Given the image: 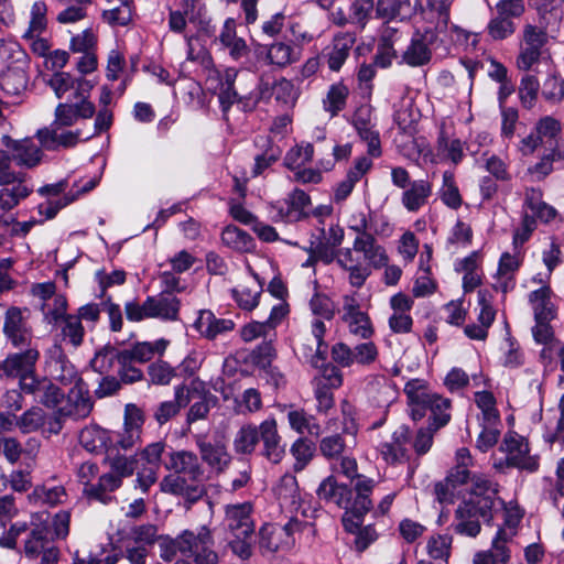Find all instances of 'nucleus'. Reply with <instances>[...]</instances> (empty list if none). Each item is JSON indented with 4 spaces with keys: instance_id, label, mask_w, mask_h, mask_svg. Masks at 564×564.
<instances>
[{
    "instance_id": "f257e3e1",
    "label": "nucleus",
    "mask_w": 564,
    "mask_h": 564,
    "mask_svg": "<svg viewBox=\"0 0 564 564\" xmlns=\"http://www.w3.org/2000/svg\"><path fill=\"white\" fill-rule=\"evenodd\" d=\"M404 393L414 421L421 420L427 412L431 413L429 425L417 431L413 442L415 453L421 456L432 447L434 433L448 423L451 400L430 391L420 380L409 381Z\"/></svg>"
},
{
    "instance_id": "f03ea898",
    "label": "nucleus",
    "mask_w": 564,
    "mask_h": 564,
    "mask_svg": "<svg viewBox=\"0 0 564 564\" xmlns=\"http://www.w3.org/2000/svg\"><path fill=\"white\" fill-rule=\"evenodd\" d=\"M498 503L497 485L489 479L474 477L469 498L455 510L454 531L470 538L477 536L481 530L479 519L489 522Z\"/></svg>"
},
{
    "instance_id": "7ed1b4c3",
    "label": "nucleus",
    "mask_w": 564,
    "mask_h": 564,
    "mask_svg": "<svg viewBox=\"0 0 564 564\" xmlns=\"http://www.w3.org/2000/svg\"><path fill=\"white\" fill-rule=\"evenodd\" d=\"M96 113V107L90 100L82 102H61L54 112V122L46 128L40 129L36 137L41 144L48 150L73 148L78 142L85 141L82 130H62L74 126L79 119H90Z\"/></svg>"
},
{
    "instance_id": "20e7f679",
    "label": "nucleus",
    "mask_w": 564,
    "mask_h": 564,
    "mask_svg": "<svg viewBox=\"0 0 564 564\" xmlns=\"http://www.w3.org/2000/svg\"><path fill=\"white\" fill-rule=\"evenodd\" d=\"M160 556L165 562L174 560L177 553L185 555L175 564H218L219 556L214 549L212 532L202 527L197 532L185 530L175 539L159 533L156 541Z\"/></svg>"
},
{
    "instance_id": "39448f33",
    "label": "nucleus",
    "mask_w": 564,
    "mask_h": 564,
    "mask_svg": "<svg viewBox=\"0 0 564 564\" xmlns=\"http://www.w3.org/2000/svg\"><path fill=\"white\" fill-rule=\"evenodd\" d=\"M312 523L302 520L297 514L290 517L284 525L265 523L259 531V547L263 554H272L280 550H288L294 545V534L303 532Z\"/></svg>"
},
{
    "instance_id": "423d86ee",
    "label": "nucleus",
    "mask_w": 564,
    "mask_h": 564,
    "mask_svg": "<svg viewBox=\"0 0 564 564\" xmlns=\"http://www.w3.org/2000/svg\"><path fill=\"white\" fill-rule=\"evenodd\" d=\"M159 539V528L153 523L134 524L122 532L124 557L130 564H145L151 547Z\"/></svg>"
},
{
    "instance_id": "0eeeda50",
    "label": "nucleus",
    "mask_w": 564,
    "mask_h": 564,
    "mask_svg": "<svg viewBox=\"0 0 564 564\" xmlns=\"http://www.w3.org/2000/svg\"><path fill=\"white\" fill-rule=\"evenodd\" d=\"M376 486V481L368 477H357L352 490L355 498L349 500V505L345 508L343 516V525L346 531L354 532L364 523L365 516L372 509L373 505L370 494Z\"/></svg>"
},
{
    "instance_id": "6e6552de",
    "label": "nucleus",
    "mask_w": 564,
    "mask_h": 564,
    "mask_svg": "<svg viewBox=\"0 0 564 564\" xmlns=\"http://www.w3.org/2000/svg\"><path fill=\"white\" fill-rule=\"evenodd\" d=\"M474 465L470 452L466 447L458 448L455 454V466L448 471L446 478L434 486L436 499L440 502H452L455 490L470 479L469 467Z\"/></svg>"
},
{
    "instance_id": "1a4fd4ad",
    "label": "nucleus",
    "mask_w": 564,
    "mask_h": 564,
    "mask_svg": "<svg viewBox=\"0 0 564 564\" xmlns=\"http://www.w3.org/2000/svg\"><path fill=\"white\" fill-rule=\"evenodd\" d=\"M44 370L52 381H57L63 386H72L83 380L79 371L58 344H54L45 351Z\"/></svg>"
},
{
    "instance_id": "9d476101",
    "label": "nucleus",
    "mask_w": 564,
    "mask_h": 564,
    "mask_svg": "<svg viewBox=\"0 0 564 564\" xmlns=\"http://www.w3.org/2000/svg\"><path fill=\"white\" fill-rule=\"evenodd\" d=\"M546 43L547 34L543 29L533 24H525L517 57V67L524 72L530 70L540 62Z\"/></svg>"
},
{
    "instance_id": "9b49d317",
    "label": "nucleus",
    "mask_w": 564,
    "mask_h": 564,
    "mask_svg": "<svg viewBox=\"0 0 564 564\" xmlns=\"http://www.w3.org/2000/svg\"><path fill=\"white\" fill-rule=\"evenodd\" d=\"M500 449L506 454L503 463L496 465L501 467H513L529 473H533L539 468V459L536 456L530 455V448L528 442L517 435L508 433L500 446Z\"/></svg>"
},
{
    "instance_id": "f8f14e48",
    "label": "nucleus",
    "mask_w": 564,
    "mask_h": 564,
    "mask_svg": "<svg viewBox=\"0 0 564 564\" xmlns=\"http://www.w3.org/2000/svg\"><path fill=\"white\" fill-rule=\"evenodd\" d=\"M275 495L282 509H286L291 516L297 514L302 520L308 521L314 510L301 501L299 485L295 476L285 474L275 487Z\"/></svg>"
},
{
    "instance_id": "ddd939ff",
    "label": "nucleus",
    "mask_w": 564,
    "mask_h": 564,
    "mask_svg": "<svg viewBox=\"0 0 564 564\" xmlns=\"http://www.w3.org/2000/svg\"><path fill=\"white\" fill-rule=\"evenodd\" d=\"M20 352L9 354L0 362V372L8 378H24L36 370V362L40 358V350L36 346H26Z\"/></svg>"
},
{
    "instance_id": "4468645a",
    "label": "nucleus",
    "mask_w": 564,
    "mask_h": 564,
    "mask_svg": "<svg viewBox=\"0 0 564 564\" xmlns=\"http://www.w3.org/2000/svg\"><path fill=\"white\" fill-rule=\"evenodd\" d=\"M437 40L436 32L426 28L423 31H416L402 54V59L409 66L419 67L426 65L432 58L431 45Z\"/></svg>"
},
{
    "instance_id": "2eb2a0df",
    "label": "nucleus",
    "mask_w": 564,
    "mask_h": 564,
    "mask_svg": "<svg viewBox=\"0 0 564 564\" xmlns=\"http://www.w3.org/2000/svg\"><path fill=\"white\" fill-rule=\"evenodd\" d=\"M164 466L167 470L174 473L172 476H186L192 481H200L205 474L198 456L185 449L169 453Z\"/></svg>"
},
{
    "instance_id": "dca6fc26",
    "label": "nucleus",
    "mask_w": 564,
    "mask_h": 564,
    "mask_svg": "<svg viewBox=\"0 0 564 564\" xmlns=\"http://www.w3.org/2000/svg\"><path fill=\"white\" fill-rule=\"evenodd\" d=\"M18 513V508L15 507L14 497L11 495H6L0 497V529L2 532L0 533V545L8 549L17 547V539L19 535L24 533L28 530V524L25 522L14 523L10 527L8 531H6V527Z\"/></svg>"
},
{
    "instance_id": "f3484780",
    "label": "nucleus",
    "mask_w": 564,
    "mask_h": 564,
    "mask_svg": "<svg viewBox=\"0 0 564 564\" xmlns=\"http://www.w3.org/2000/svg\"><path fill=\"white\" fill-rule=\"evenodd\" d=\"M224 528L227 535L254 534L252 505L250 502L228 505L225 508Z\"/></svg>"
},
{
    "instance_id": "a211bd4d",
    "label": "nucleus",
    "mask_w": 564,
    "mask_h": 564,
    "mask_svg": "<svg viewBox=\"0 0 564 564\" xmlns=\"http://www.w3.org/2000/svg\"><path fill=\"white\" fill-rule=\"evenodd\" d=\"M326 326L323 321L315 319L312 323V338H308V344H300L295 350L296 352L314 368L322 367L326 359L327 344L324 341Z\"/></svg>"
},
{
    "instance_id": "6ab92c4d",
    "label": "nucleus",
    "mask_w": 564,
    "mask_h": 564,
    "mask_svg": "<svg viewBox=\"0 0 564 564\" xmlns=\"http://www.w3.org/2000/svg\"><path fill=\"white\" fill-rule=\"evenodd\" d=\"M48 86L53 89L57 98L68 90H74L73 98L69 102H82L89 100V95L94 85L85 78H74L69 73L56 72L48 80Z\"/></svg>"
},
{
    "instance_id": "aec40b11",
    "label": "nucleus",
    "mask_w": 564,
    "mask_h": 564,
    "mask_svg": "<svg viewBox=\"0 0 564 564\" xmlns=\"http://www.w3.org/2000/svg\"><path fill=\"white\" fill-rule=\"evenodd\" d=\"M3 332L8 340L15 347L32 345V329L23 316L21 308L11 306L4 315Z\"/></svg>"
},
{
    "instance_id": "412c9836",
    "label": "nucleus",
    "mask_w": 564,
    "mask_h": 564,
    "mask_svg": "<svg viewBox=\"0 0 564 564\" xmlns=\"http://www.w3.org/2000/svg\"><path fill=\"white\" fill-rule=\"evenodd\" d=\"M352 243L355 252L361 257V262L368 265L369 276L372 269H381L388 264L389 257L386 249L378 243L372 234L357 236Z\"/></svg>"
},
{
    "instance_id": "4be33fe9",
    "label": "nucleus",
    "mask_w": 564,
    "mask_h": 564,
    "mask_svg": "<svg viewBox=\"0 0 564 564\" xmlns=\"http://www.w3.org/2000/svg\"><path fill=\"white\" fill-rule=\"evenodd\" d=\"M94 408L88 384L83 380L72 384L67 393V402L61 408V414L68 415L75 420L87 417Z\"/></svg>"
},
{
    "instance_id": "5701e85b",
    "label": "nucleus",
    "mask_w": 564,
    "mask_h": 564,
    "mask_svg": "<svg viewBox=\"0 0 564 564\" xmlns=\"http://www.w3.org/2000/svg\"><path fill=\"white\" fill-rule=\"evenodd\" d=\"M263 54L265 64L278 69H283L301 58V51L292 41H278L262 46L259 56Z\"/></svg>"
},
{
    "instance_id": "b1692460",
    "label": "nucleus",
    "mask_w": 564,
    "mask_h": 564,
    "mask_svg": "<svg viewBox=\"0 0 564 564\" xmlns=\"http://www.w3.org/2000/svg\"><path fill=\"white\" fill-rule=\"evenodd\" d=\"M422 9L421 0H378L376 18L384 22L395 19L405 20Z\"/></svg>"
},
{
    "instance_id": "393cba45",
    "label": "nucleus",
    "mask_w": 564,
    "mask_h": 564,
    "mask_svg": "<svg viewBox=\"0 0 564 564\" xmlns=\"http://www.w3.org/2000/svg\"><path fill=\"white\" fill-rule=\"evenodd\" d=\"M2 144L12 151V159L20 166L32 169L42 160V150L30 139L13 140L4 134Z\"/></svg>"
},
{
    "instance_id": "a878e982",
    "label": "nucleus",
    "mask_w": 564,
    "mask_h": 564,
    "mask_svg": "<svg viewBox=\"0 0 564 564\" xmlns=\"http://www.w3.org/2000/svg\"><path fill=\"white\" fill-rule=\"evenodd\" d=\"M196 444L200 458L212 468V470L217 474H223L228 468L232 457L224 442H207L199 440Z\"/></svg>"
},
{
    "instance_id": "bb28decb",
    "label": "nucleus",
    "mask_w": 564,
    "mask_h": 564,
    "mask_svg": "<svg viewBox=\"0 0 564 564\" xmlns=\"http://www.w3.org/2000/svg\"><path fill=\"white\" fill-rule=\"evenodd\" d=\"M259 430L263 444L262 455L271 463H280L285 454V448L278 432L276 421L274 419L265 420L259 425Z\"/></svg>"
},
{
    "instance_id": "cd10ccee",
    "label": "nucleus",
    "mask_w": 564,
    "mask_h": 564,
    "mask_svg": "<svg viewBox=\"0 0 564 564\" xmlns=\"http://www.w3.org/2000/svg\"><path fill=\"white\" fill-rule=\"evenodd\" d=\"M337 264L348 272V281L354 288H361L369 278L368 265L361 262V257L355 252L354 246L340 249Z\"/></svg>"
},
{
    "instance_id": "c85d7f7f",
    "label": "nucleus",
    "mask_w": 564,
    "mask_h": 564,
    "mask_svg": "<svg viewBox=\"0 0 564 564\" xmlns=\"http://www.w3.org/2000/svg\"><path fill=\"white\" fill-rule=\"evenodd\" d=\"M355 43L356 34L354 32H338L334 35L326 53L327 65L330 70L338 72L341 68Z\"/></svg>"
},
{
    "instance_id": "c756f323",
    "label": "nucleus",
    "mask_w": 564,
    "mask_h": 564,
    "mask_svg": "<svg viewBox=\"0 0 564 564\" xmlns=\"http://www.w3.org/2000/svg\"><path fill=\"white\" fill-rule=\"evenodd\" d=\"M187 482L182 476H165L160 486L163 492L182 496L187 502L194 503L198 501L206 492L204 485L194 481Z\"/></svg>"
},
{
    "instance_id": "7c9ffc66",
    "label": "nucleus",
    "mask_w": 564,
    "mask_h": 564,
    "mask_svg": "<svg viewBox=\"0 0 564 564\" xmlns=\"http://www.w3.org/2000/svg\"><path fill=\"white\" fill-rule=\"evenodd\" d=\"M237 23L234 18L225 20L216 41L228 51L234 59L246 57L249 53V47L246 41L237 35Z\"/></svg>"
},
{
    "instance_id": "2f4dec72",
    "label": "nucleus",
    "mask_w": 564,
    "mask_h": 564,
    "mask_svg": "<svg viewBox=\"0 0 564 564\" xmlns=\"http://www.w3.org/2000/svg\"><path fill=\"white\" fill-rule=\"evenodd\" d=\"M512 533L508 534L500 529L492 541L491 549L480 551L474 555L473 564H507L510 558V552L507 546Z\"/></svg>"
},
{
    "instance_id": "473e14b6",
    "label": "nucleus",
    "mask_w": 564,
    "mask_h": 564,
    "mask_svg": "<svg viewBox=\"0 0 564 564\" xmlns=\"http://www.w3.org/2000/svg\"><path fill=\"white\" fill-rule=\"evenodd\" d=\"M148 303L151 310V318H158L165 322L178 319L181 301L176 295L159 293L154 296H148Z\"/></svg>"
},
{
    "instance_id": "72a5a7b5",
    "label": "nucleus",
    "mask_w": 564,
    "mask_h": 564,
    "mask_svg": "<svg viewBox=\"0 0 564 564\" xmlns=\"http://www.w3.org/2000/svg\"><path fill=\"white\" fill-rule=\"evenodd\" d=\"M167 344L169 341L165 339H159L152 343H137L131 348L121 350L120 361L123 364L127 361L144 364L150 361L156 354L162 355Z\"/></svg>"
},
{
    "instance_id": "f704fd0d",
    "label": "nucleus",
    "mask_w": 564,
    "mask_h": 564,
    "mask_svg": "<svg viewBox=\"0 0 564 564\" xmlns=\"http://www.w3.org/2000/svg\"><path fill=\"white\" fill-rule=\"evenodd\" d=\"M552 289L533 290L528 294V302L533 313V318H556L557 306L553 299Z\"/></svg>"
},
{
    "instance_id": "c9c22d12",
    "label": "nucleus",
    "mask_w": 564,
    "mask_h": 564,
    "mask_svg": "<svg viewBox=\"0 0 564 564\" xmlns=\"http://www.w3.org/2000/svg\"><path fill=\"white\" fill-rule=\"evenodd\" d=\"M186 390H189V395L197 394L200 399L191 405L187 412V422L193 423L206 419L210 411L212 403L216 401V397L205 390L203 382L196 380H194Z\"/></svg>"
},
{
    "instance_id": "e433bc0d",
    "label": "nucleus",
    "mask_w": 564,
    "mask_h": 564,
    "mask_svg": "<svg viewBox=\"0 0 564 564\" xmlns=\"http://www.w3.org/2000/svg\"><path fill=\"white\" fill-rule=\"evenodd\" d=\"M192 397H189V390H186L185 386H178L175 388V399L172 401H164L159 404L154 412V419L159 425H163L178 414L182 408L186 406Z\"/></svg>"
},
{
    "instance_id": "4c0bfd02",
    "label": "nucleus",
    "mask_w": 564,
    "mask_h": 564,
    "mask_svg": "<svg viewBox=\"0 0 564 564\" xmlns=\"http://www.w3.org/2000/svg\"><path fill=\"white\" fill-rule=\"evenodd\" d=\"M352 490L345 485H338L333 476L327 477L322 481L317 489L319 499L327 502H334L339 508H347L349 505V497Z\"/></svg>"
},
{
    "instance_id": "58836bf2",
    "label": "nucleus",
    "mask_w": 564,
    "mask_h": 564,
    "mask_svg": "<svg viewBox=\"0 0 564 564\" xmlns=\"http://www.w3.org/2000/svg\"><path fill=\"white\" fill-rule=\"evenodd\" d=\"M30 58L22 46L12 39L0 40V65L1 68H13L15 66H29Z\"/></svg>"
},
{
    "instance_id": "ea45409f",
    "label": "nucleus",
    "mask_w": 564,
    "mask_h": 564,
    "mask_svg": "<svg viewBox=\"0 0 564 564\" xmlns=\"http://www.w3.org/2000/svg\"><path fill=\"white\" fill-rule=\"evenodd\" d=\"M311 205L310 196L302 189L295 188L286 199V208L280 209L282 219L295 223L307 216L306 208Z\"/></svg>"
},
{
    "instance_id": "a19ab883",
    "label": "nucleus",
    "mask_w": 564,
    "mask_h": 564,
    "mask_svg": "<svg viewBox=\"0 0 564 564\" xmlns=\"http://www.w3.org/2000/svg\"><path fill=\"white\" fill-rule=\"evenodd\" d=\"M29 66L1 68L0 88L8 95L15 96L22 93L28 85Z\"/></svg>"
},
{
    "instance_id": "79ce46f5",
    "label": "nucleus",
    "mask_w": 564,
    "mask_h": 564,
    "mask_svg": "<svg viewBox=\"0 0 564 564\" xmlns=\"http://www.w3.org/2000/svg\"><path fill=\"white\" fill-rule=\"evenodd\" d=\"M432 194V184L426 180L411 183L409 189L402 194V204L409 212H417L426 204Z\"/></svg>"
},
{
    "instance_id": "37998d69",
    "label": "nucleus",
    "mask_w": 564,
    "mask_h": 564,
    "mask_svg": "<svg viewBox=\"0 0 564 564\" xmlns=\"http://www.w3.org/2000/svg\"><path fill=\"white\" fill-rule=\"evenodd\" d=\"M133 15V0L118 1L116 4L107 3L102 11V20L110 26H127L131 23Z\"/></svg>"
},
{
    "instance_id": "c03bdc74",
    "label": "nucleus",
    "mask_w": 564,
    "mask_h": 564,
    "mask_svg": "<svg viewBox=\"0 0 564 564\" xmlns=\"http://www.w3.org/2000/svg\"><path fill=\"white\" fill-rule=\"evenodd\" d=\"M260 441L259 426L253 424L242 425L234 438V449L237 454L251 455Z\"/></svg>"
},
{
    "instance_id": "a18cd8bd",
    "label": "nucleus",
    "mask_w": 564,
    "mask_h": 564,
    "mask_svg": "<svg viewBox=\"0 0 564 564\" xmlns=\"http://www.w3.org/2000/svg\"><path fill=\"white\" fill-rule=\"evenodd\" d=\"M23 177L24 174L20 175V180L15 181L12 187L3 186L0 189V208L2 210L13 209L32 193V188L24 184Z\"/></svg>"
},
{
    "instance_id": "49530a36",
    "label": "nucleus",
    "mask_w": 564,
    "mask_h": 564,
    "mask_svg": "<svg viewBox=\"0 0 564 564\" xmlns=\"http://www.w3.org/2000/svg\"><path fill=\"white\" fill-rule=\"evenodd\" d=\"M221 241L228 248L240 252L250 251L253 247L251 236L236 226H227L223 230Z\"/></svg>"
},
{
    "instance_id": "de8ad7c7",
    "label": "nucleus",
    "mask_w": 564,
    "mask_h": 564,
    "mask_svg": "<svg viewBox=\"0 0 564 564\" xmlns=\"http://www.w3.org/2000/svg\"><path fill=\"white\" fill-rule=\"evenodd\" d=\"M47 6L43 0L33 2L30 10L29 28L23 34V39H33L35 35L42 34L47 26Z\"/></svg>"
},
{
    "instance_id": "09e8293b",
    "label": "nucleus",
    "mask_w": 564,
    "mask_h": 564,
    "mask_svg": "<svg viewBox=\"0 0 564 564\" xmlns=\"http://www.w3.org/2000/svg\"><path fill=\"white\" fill-rule=\"evenodd\" d=\"M46 423V415L42 408L31 406L15 417V427L28 434L40 430Z\"/></svg>"
},
{
    "instance_id": "8fccbe9b",
    "label": "nucleus",
    "mask_w": 564,
    "mask_h": 564,
    "mask_svg": "<svg viewBox=\"0 0 564 564\" xmlns=\"http://www.w3.org/2000/svg\"><path fill=\"white\" fill-rule=\"evenodd\" d=\"M48 530L44 525L33 528L24 543V553L29 558H36L51 544L47 539Z\"/></svg>"
},
{
    "instance_id": "3c124183",
    "label": "nucleus",
    "mask_w": 564,
    "mask_h": 564,
    "mask_svg": "<svg viewBox=\"0 0 564 564\" xmlns=\"http://www.w3.org/2000/svg\"><path fill=\"white\" fill-rule=\"evenodd\" d=\"M121 350H117L115 347L105 346L100 348L90 361V366L94 371L99 375H109L112 370L115 362L120 364Z\"/></svg>"
},
{
    "instance_id": "603ef678",
    "label": "nucleus",
    "mask_w": 564,
    "mask_h": 564,
    "mask_svg": "<svg viewBox=\"0 0 564 564\" xmlns=\"http://www.w3.org/2000/svg\"><path fill=\"white\" fill-rule=\"evenodd\" d=\"M349 89L343 83L332 85L326 98L323 100L324 109L329 112L332 117L336 116L346 107Z\"/></svg>"
},
{
    "instance_id": "864d4df0",
    "label": "nucleus",
    "mask_w": 564,
    "mask_h": 564,
    "mask_svg": "<svg viewBox=\"0 0 564 564\" xmlns=\"http://www.w3.org/2000/svg\"><path fill=\"white\" fill-rule=\"evenodd\" d=\"M59 322L63 339L68 340L75 348L79 347L84 341L85 329L78 316L67 315Z\"/></svg>"
},
{
    "instance_id": "5fc2aeb1",
    "label": "nucleus",
    "mask_w": 564,
    "mask_h": 564,
    "mask_svg": "<svg viewBox=\"0 0 564 564\" xmlns=\"http://www.w3.org/2000/svg\"><path fill=\"white\" fill-rule=\"evenodd\" d=\"M534 130L539 138H541V143L553 144L558 141V138L562 133V124L561 122L552 116H545L538 120L535 123Z\"/></svg>"
},
{
    "instance_id": "6e6d98bb",
    "label": "nucleus",
    "mask_w": 564,
    "mask_h": 564,
    "mask_svg": "<svg viewBox=\"0 0 564 564\" xmlns=\"http://www.w3.org/2000/svg\"><path fill=\"white\" fill-rule=\"evenodd\" d=\"M440 197L442 202L452 209H458L463 204L462 195L452 172L446 171L443 174V185L440 189Z\"/></svg>"
},
{
    "instance_id": "4d7b16f0",
    "label": "nucleus",
    "mask_w": 564,
    "mask_h": 564,
    "mask_svg": "<svg viewBox=\"0 0 564 564\" xmlns=\"http://www.w3.org/2000/svg\"><path fill=\"white\" fill-rule=\"evenodd\" d=\"M475 402L481 410L482 422L487 424H499L500 415L496 408V399L489 391H479L475 393Z\"/></svg>"
},
{
    "instance_id": "13d9d810",
    "label": "nucleus",
    "mask_w": 564,
    "mask_h": 564,
    "mask_svg": "<svg viewBox=\"0 0 564 564\" xmlns=\"http://www.w3.org/2000/svg\"><path fill=\"white\" fill-rule=\"evenodd\" d=\"M290 452L295 458L294 470L301 471L312 460L315 452V445L307 438L301 437L293 443Z\"/></svg>"
},
{
    "instance_id": "bf43d9fd",
    "label": "nucleus",
    "mask_w": 564,
    "mask_h": 564,
    "mask_svg": "<svg viewBox=\"0 0 564 564\" xmlns=\"http://www.w3.org/2000/svg\"><path fill=\"white\" fill-rule=\"evenodd\" d=\"M64 392L47 377L34 401L48 408H56L64 399Z\"/></svg>"
},
{
    "instance_id": "052dcab7",
    "label": "nucleus",
    "mask_w": 564,
    "mask_h": 564,
    "mask_svg": "<svg viewBox=\"0 0 564 564\" xmlns=\"http://www.w3.org/2000/svg\"><path fill=\"white\" fill-rule=\"evenodd\" d=\"M227 540L228 549L240 560L247 561L252 556L254 534L227 535Z\"/></svg>"
},
{
    "instance_id": "680f3d73",
    "label": "nucleus",
    "mask_w": 564,
    "mask_h": 564,
    "mask_svg": "<svg viewBox=\"0 0 564 564\" xmlns=\"http://www.w3.org/2000/svg\"><path fill=\"white\" fill-rule=\"evenodd\" d=\"M236 76V70L226 69L225 74L220 77L219 101L224 111H227L232 104L238 101V94L234 88Z\"/></svg>"
},
{
    "instance_id": "e2e57ef3",
    "label": "nucleus",
    "mask_w": 564,
    "mask_h": 564,
    "mask_svg": "<svg viewBox=\"0 0 564 564\" xmlns=\"http://www.w3.org/2000/svg\"><path fill=\"white\" fill-rule=\"evenodd\" d=\"M438 152L449 159L454 164L464 156L463 143L459 139H449L442 130L437 140Z\"/></svg>"
},
{
    "instance_id": "0e129e2a",
    "label": "nucleus",
    "mask_w": 564,
    "mask_h": 564,
    "mask_svg": "<svg viewBox=\"0 0 564 564\" xmlns=\"http://www.w3.org/2000/svg\"><path fill=\"white\" fill-rule=\"evenodd\" d=\"M314 147L311 143L300 144L292 148L284 158L286 167L294 170L312 161Z\"/></svg>"
},
{
    "instance_id": "69168bd1",
    "label": "nucleus",
    "mask_w": 564,
    "mask_h": 564,
    "mask_svg": "<svg viewBox=\"0 0 564 564\" xmlns=\"http://www.w3.org/2000/svg\"><path fill=\"white\" fill-rule=\"evenodd\" d=\"M540 83L533 75H525L522 77L519 86V97L524 108L531 109L535 105Z\"/></svg>"
},
{
    "instance_id": "338daca9",
    "label": "nucleus",
    "mask_w": 564,
    "mask_h": 564,
    "mask_svg": "<svg viewBox=\"0 0 564 564\" xmlns=\"http://www.w3.org/2000/svg\"><path fill=\"white\" fill-rule=\"evenodd\" d=\"M542 96L551 104H558L564 99V80L560 75L550 74L542 85Z\"/></svg>"
},
{
    "instance_id": "774afa93",
    "label": "nucleus",
    "mask_w": 564,
    "mask_h": 564,
    "mask_svg": "<svg viewBox=\"0 0 564 564\" xmlns=\"http://www.w3.org/2000/svg\"><path fill=\"white\" fill-rule=\"evenodd\" d=\"M349 328V332L364 339H368L373 334V328L369 316L365 312L351 315L343 319Z\"/></svg>"
}]
</instances>
